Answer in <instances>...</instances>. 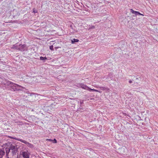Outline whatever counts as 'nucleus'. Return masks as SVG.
I'll return each mask as SVG.
<instances>
[{"instance_id":"6e6552de","label":"nucleus","mask_w":158,"mask_h":158,"mask_svg":"<svg viewBox=\"0 0 158 158\" xmlns=\"http://www.w3.org/2000/svg\"><path fill=\"white\" fill-rule=\"evenodd\" d=\"M79 41V40L75 39L71 40V43L72 44H74L75 43L78 42Z\"/></svg>"},{"instance_id":"f8f14e48","label":"nucleus","mask_w":158,"mask_h":158,"mask_svg":"<svg viewBox=\"0 0 158 158\" xmlns=\"http://www.w3.org/2000/svg\"><path fill=\"white\" fill-rule=\"evenodd\" d=\"M46 140L47 141H50L52 142V139H46Z\"/></svg>"},{"instance_id":"0eeeda50","label":"nucleus","mask_w":158,"mask_h":158,"mask_svg":"<svg viewBox=\"0 0 158 158\" xmlns=\"http://www.w3.org/2000/svg\"><path fill=\"white\" fill-rule=\"evenodd\" d=\"M5 149L3 148L2 149H0V158H2L4 155H5Z\"/></svg>"},{"instance_id":"423d86ee","label":"nucleus","mask_w":158,"mask_h":158,"mask_svg":"<svg viewBox=\"0 0 158 158\" xmlns=\"http://www.w3.org/2000/svg\"><path fill=\"white\" fill-rule=\"evenodd\" d=\"M130 10H131V13H132V14H134L136 15H143V16L144 15L143 14L140 13V12H139L134 11L132 9H131Z\"/></svg>"},{"instance_id":"7ed1b4c3","label":"nucleus","mask_w":158,"mask_h":158,"mask_svg":"<svg viewBox=\"0 0 158 158\" xmlns=\"http://www.w3.org/2000/svg\"><path fill=\"white\" fill-rule=\"evenodd\" d=\"M11 138L13 139H15L16 140L19 141H20V142L25 144H26L27 145V146H28V147H29L30 148H32L33 147V145L32 144L27 142L26 141L24 140H23L22 139H19V138H16L15 137H11Z\"/></svg>"},{"instance_id":"dca6fc26","label":"nucleus","mask_w":158,"mask_h":158,"mask_svg":"<svg viewBox=\"0 0 158 158\" xmlns=\"http://www.w3.org/2000/svg\"><path fill=\"white\" fill-rule=\"evenodd\" d=\"M92 28H94V27L93 26Z\"/></svg>"},{"instance_id":"9b49d317","label":"nucleus","mask_w":158,"mask_h":158,"mask_svg":"<svg viewBox=\"0 0 158 158\" xmlns=\"http://www.w3.org/2000/svg\"><path fill=\"white\" fill-rule=\"evenodd\" d=\"M50 49L52 50H53V45H51L49 47Z\"/></svg>"},{"instance_id":"1a4fd4ad","label":"nucleus","mask_w":158,"mask_h":158,"mask_svg":"<svg viewBox=\"0 0 158 158\" xmlns=\"http://www.w3.org/2000/svg\"><path fill=\"white\" fill-rule=\"evenodd\" d=\"M40 59L41 60H44V61H45V60L47 59V58L46 57H43L42 56H41L40 57Z\"/></svg>"},{"instance_id":"20e7f679","label":"nucleus","mask_w":158,"mask_h":158,"mask_svg":"<svg viewBox=\"0 0 158 158\" xmlns=\"http://www.w3.org/2000/svg\"><path fill=\"white\" fill-rule=\"evenodd\" d=\"M79 86L80 87H81V88H82L83 89H84L85 90H87L89 91H93L96 92H99V93H101V92L98 91V90L91 89L88 87L86 85H85L83 84H81L80 85H79Z\"/></svg>"},{"instance_id":"ddd939ff","label":"nucleus","mask_w":158,"mask_h":158,"mask_svg":"<svg viewBox=\"0 0 158 158\" xmlns=\"http://www.w3.org/2000/svg\"><path fill=\"white\" fill-rule=\"evenodd\" d=\"M33 11L34 13H35L37 12V11L36 10H35V9H33Z\"/></svg>"},{"instance_id":"2eb2a0df","label":"nucleus","mask_w":158,"mask_h":158,"mask_svg":"<svg viewBox=\"0 0 158 158\" xmlns=\"http://www.w3.org/2000/svg\"><path fill=\"white\" fill-rule=\"evenodd\" d=\"M105 87H102V89H105Z\"/></svg>"},{"instance_id":"f03ea898","label":"nucleus","mask_w":158,"mask_h":158,"mask_svg":"<svg viewBox=\"0 0 158 158\" xmlns=\"http://www.w3.org/2000/svg\"><path fill=\"white\" fill-rule=\"evenodd\" d=\"M11 49H14L16 50H19L22 51L27 50V47L25 44H16L13 45L11 47Z\"/></svg>"},{"instance_id":"4468645a","label":"nucleus","mask_w":158,"mask_h":158,"mask_svg":"<svg viewBox=\"0 0 158 158\" xmlns=\"http://www.w3.org/2000/svg\"><path fill=\"white\" fill-rule=\"evenodd\" d=\"M129 82L131 84L132 83V81L131 80H130L129 81Z\"/></svg>"},{"instance_id":"9d476101","label":"nucleus","mask_w":158,"mask_h":158,"mask_svg":"<svg viewBox=\"0 0 158 158\" xmlns=\"http://www.w3.org/2000/svg\"><path fill=\"white\" fill-rule=\"evenodd\" d=\"M52 142L53 143H56L57 142V141L56 139H52Z\"/></svg>"},{"instance_id":"f257e3e1","label":"nucleus","mask_w":158,"mask_h":158,"mask_svg":"<svg viewBox=\"0 0 158 158\" xmlns=\"http://www.w3.org/2000/svg\"><path fill=\"white\" fill-rule=\"evenodd\" d=\"M2 86L6 89L13 91L19 90L22 87L20 85L13 83L10 81H6L2 84Z\"/></svg>"},{"instance_id":"39448f33","label":"nucleus","mask_w":158,"mask_h":158,"mask_svg":"<svg viewBox=\"0 0 158 158\" xmlns=\"http://www.w3.org/2000/svg\"><path fill=\"white\" fill-rule=\"evenodd\" d=\"M30 154L28 151L23 152H22V156L24 158H29Z\"/></svg>"}]
</instances>
